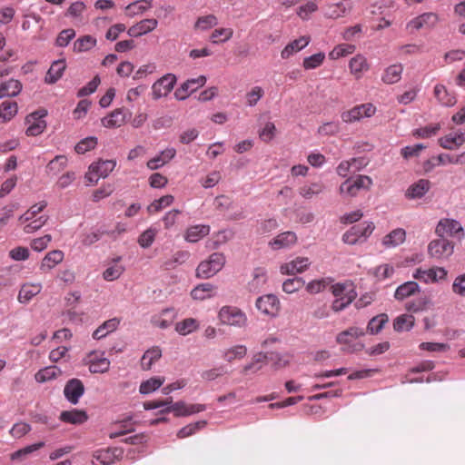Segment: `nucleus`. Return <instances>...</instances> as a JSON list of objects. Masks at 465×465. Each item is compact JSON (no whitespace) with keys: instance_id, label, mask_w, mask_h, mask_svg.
I'll list each match as a JSON object with an SVG mask.
<instances>
[{"instance_id":"obj_1","label":"nucleus","mask_w":465,"mask_h":465,"mask_svg":"<svg viewBox=\"0 0 465 465\" xmlns=\"http://www.w3.org/2000/svg\"><path fill=\"white\" fill-rule=\"evenodd\" d=\"M372 179L368 175H356L345 180L339 188L341 195L345 198L355 197L360 191H369L372 186Z\"/></svg>"},{"instance_id":"obj_2","label":"nucleus","mask_w":465,"mask_h":465,"mask_svg":"<svg viewBox=\"0 0 465 465\" xmlns=\"http://www.w3.org/2000/svg\"><path fill=\"white\" fill-rule=\"evenodd\" d=\"M225 262L226 258L223 252H213L199 263L196 269V276L202 279H209L219 272Z\"/></svg>"},{"instance_id":"obj_3","label":"nucleus","mask_w":465,"mask_h":465,"mask_svg":"<svg viewBox=\"0 0 465 465\" xmlns=\"http://www.w3.org/2000/svg\"><path fill=\"white\" fill-rule=\"evenodd\" d=\"M364 330L359 327H350L349 329L340 332L336 337V341L342 345L341 350L345 352H355L363 349L362 343H352L353 340L363 336Z\"/></svg>"},{"instance_id":"obj_4","label":"nucleus","mask_w":465,"mask_h":465,"mask_svg":"<svg viewBox=\"0 0 465 465\" xmlns=\"http://www.w3.org/2000/svg\"><path fill=\"white\" fill-rule=\"evenodd\" d=\"M220 322L224 325L244 327L247 323L246 314L238 307L223 306L218 313Z\"/></svg>"},{"instance_id":"obj_5","label":"nucleus","mask_w":465,"mask_h":465,"mask_svg":"<svg viewBox=\"0 0 465 465\" xmlns=\"http://www.w3.org/2000/svg\"><path fill=\"white\" fill-rule=\"evenodd\" d=\"M454 252V243L445 237L431 241L428 245V254L436 261L448 260Z\"/></svg>"},{"instance_id":"obj_6","label":"nucleus","mask_w":465,"mask_h":465,"mask_svg":"<svg viewBox=\"0 0 465 465\" xmlns=\"http://www.w3.org/2000/svg\"><path fill=\"white\" fill-rule=\"evenodd\" d=\"M115 165L116 163L113 160H99L92 163L84 176L86 184H94L100 178H105L114 169Z\"/></svg>"},{"instance_id":"obj_7","label":"nucleus","mask_w":465,"mask_h":465,"mask_svg":"<svg viewBox=\"0 0 465 465\" xmlns=\"http://www.w3.org/2000/svg\"><path fill=\"white\" fill-rule=\"evenodd\" d=\"M46 116V111L41 110L30 114L25 118V124L27 125L25 134L28 136H36L44 132L46 127L45 117Z\"/></svg>"},{"instance_id":"obj_8","label":"nucleus","mask_w":465,"mask_h":465,"mask_svg":"<svg viewBox=\"0 0 465 465\" xmlns=\"http://www.w3.org/2000/svg\"><path fill=\"white\" fill-rule=\"evenodd\" d=\"M177 78L173 74H166L152 86V94L154 100L166 96L174 87Z\"/></svg>"},{"instance_id":"obj_9","label":"nucleus","mask_w":465,"mask_h":465,"mask_svg":"<svg viewBox=\"0 0 465 465\" xmlns=\"http://www.w3.org/2000/svg\"><path fill=\"white\" fill-rule=\"evenodd\" d=\"M84 361L92 373H104L109 371L111 364L110 361L104 356V352L95 351L89 352Z\"/></svg>"},{"instance_id":"obj_10","label":"nucleus","mask_w":465,"mask_h":465,"mask_svg":"<svg viewBox=\"0 0 465 465\" xmlns=\"http://www.w3.org/2000/svg\"><path fill=\"white\" fill-rule=\"evenodd\" d=\"M206 81L207 79L204 75L188 79L175 90L173 95L177 100L183 101L193 93L196 92L199 88L203 86L206 84Z\"/></svg>"},{"instance_id":"obj_11","label":"nucleus","mask_w":465,"mask_h":465,"mask_svg":"<svg viewBox=\"0 0 465 465\" xmlns=\"http://www.w3.org/2000/svg\"><path fill=\"white\" fill-rule=\"evenodd\" d=\"M375 107L371 104H363L354 106L351 110L341 114V119L345 123H353L365 117H371L375 114Z\"/></svg>"},{"instance_id":"obj_12","label":"nucleus","mask_w":465,"mask_h":465,"mask_svg":"<svg viewBox=\"0 0 465 465\" xmlns=\"http://www.w3.org/2000/svg\"><path fill=\"white\" fill-rule=\"evenodd\" d=\"M435 232L440 237L456 236L460 238L463 236V228L458 221L446 218L438 223Z\"/></svg>"},{"instance_id":"obj_13","label":"nucleus","mask_w":465,"mask_h":465,"mask_svg":"<svg viewBox=\"0 0 465 465\" xmlns=\"http://www.w3.org/2000/svg\"><path fill=\"white\" fill-rule=\"evenodd\" d=\"M256 308L262 314L274 317L280 311V301L273 294H267L256 300Z\"/></svg>"},{"instance_id":"obj_14","label":"nucleus","mask_w":465,"mask_h":465,"mask_svg":"<svg viewBox=\"0 0 465 465\" xmlns=\"http://www.w3.org/2000/svg\"><path fill=\"white\" fill-rule=\"evenodd\" d=\"M375 226L371 222H365L363 223L352 226L350 231H348L343 235V241L349 244H353L359 241L360 238L367 237L371 235L374 230Z\"/></svg>"},{"instance_id":"obj_15","label":"nucleus","mask_w":465,"mask_h":465,"mask_svg":"<svg viewBox=\"0 0 465 465\" xmlns=\"http://www.w3.org/2000/svg\"><path fill=\"white\" fill-rule=\"evenodd\" d=\"M446 275L447 272L442 267H433L428 270L418 268L413 273V278L425 283H430L443 280Z\"/></svg>"},{"instance_id":"obj_16","label":"nucleus","mask_w":465,"mask_h":465,"mask_svg":"<svg viewBox=\"0 0 465 465\" xmlns=\"http://www.w3.org/2000/svg\"><path fill=\"white\" fill-rule=\"evenodd\" d=\"M439 22V16L436 13L428 12L411 19L407 24V28L411 30H420L421 28H433Z\"/></svg>"},{"instance_id":"obj_17","label":"nucleus","mask_w":465,"mask_h":465,"mask_svg":"<svg viewBox=\"0 0 465 465\" xmlns=\"http://www.w3.org/2000/svg\"><path fill=\"white\" fill-rule=\"evenodd\" d=\"M449 153H440L437 158L431 159V163L435 164H446V163H465V152L460 153V147H448Z\"/></svg>"},{"instance_id":"obj_18","label":"nucleus","mask_w":465,"mask_h":465,"mask_svg":"<svg viewBox=\"0 0 465 465\" xmlns=\"http://www.w3.org/2000/svg\"><path fill=\"white\" fill-rule=\"evenodd\" d=\"M311 265V262L307 257H297L296 259L285 262L281 265L280 272L282 274L293 275L306 271Z\"/></svg>"},{"instance_id":"obj_19","label":"nucleus","mask_w":465,"mask_h":465,"mask_svg":"<svg viewBox=\"0 0 465 465\" xmlns=\"http://www.w3.org/2000/svg\"><path fill=\"white\" fill-rule=\"evenodd\" d=\"M84 384L78 379H72L68 381L64 390L65 398L73 404H76L79 401V399L84 394Z\"/></svg>"},{"instance_id":"obj_20","label":"nucleus","mask_w":465,"mask_h":465,"mask_svg":"<svg viewBox=\"0 0 465 465\" xmlns=\"http://www.w3.org/2000/svg\"><path fill=\"white\" fill-rule=\"evenodd\" d=\"M297 242V235L295 232L287 231L278 234L270 242V247L276 251L280 249H287L292 247Z\"/></svg>"},{"instance_id":"obj_21","label":"nucleus","mask_w":465,"mask_h":465,"mask_svg":"<svg viewBox=\"0 0 465 465\" xmlns=\"http://www.w3.org/2000/svg\"><path fill=\"white\" fill-rule=\"evenodd\" d=\"M431 183L427 179H420L411 184L405 192V197L410 200L422 198L430 189Z\"/></svg>"},{"instance_id":"obj_22","label":"nucleus","mask_w":465,"mask_h":465,"mask_svg":"<svg viewBox=\"0 0 465 465\" xmlns=\"http://www.w3.org/2000/svg\"><path fill=\"white\" fill-rule=\"evenodd\" d=\"M311 42V37L308 35L301 36L298 39H295L289 43L281 52V57L282 59H288L292 54L300 52L304 49Z\"/></svg>"},{"instance_id":"obj_23","label":"nucleus","mask_w":465,"mask_h":465,"mask_svg":"<svg viewBox=\"0 0 465 465\" xmlns=\"http://www.w3.org/2000/svg\"><path fill=\"white\" fill-rule=\"evenodd\" d=\"M352 8L351 1L345 0L327 5L325 15L329 18L337 19L344 16Z\"/></svg>"},{"instance_id":"obj_24","label":"nucleus","mask_w":465,"mask_h":465,"mask_svg":"<svg viewBox=\"0 0 465 465\" xmlns=\"http://www.w3.org/2000/svg\"><path fill=\"white\" fill-rule=\"evenodd\" d=\"M121 454L122 451L117 448L97 450L94 454L95 461L93 462L95 465H110L114 463L115 459H117Z\"/></svg>"},{"instance_id":"obj_25","label":"nucleus","mask_w":465,"mask_h":465,"mask_svg":"<svg viewBox=\"0 0 465 465\" xmlns=\"http://www.w3.org/2000/svg\"><path fill=\"white\" fill-rule=\"evenodd\" d=\"M59 419L65 423L80 425L87 420L88 416L87 413L83 410L73 409L71 411H62Z\"/></svg>"},{"instance_id":"obj_26","label":"nucleus","mask_w":465,"mask_h":465,"mask_svg":"<svg viewBox=\"0 0 465 465\" xmlns=\"http://www.w3.org/2000/svg\"><path fill=\"white\" fill-rule=\"evenodd\" d=\"M42 291V284L27 282L21 286L18 293V301L21 303H28L35 296Z\"/></svg>"},{"instance_id":"obj_27","label":"nucleus","mask_w":465,"mask_h":465,"mask_svg":"<svg viewBox=\"0 0 465 465\" xmlns=\"http://www.w3.org/2000/svg\"><path fill=\"white\" fill-rule=\"evenodd\" d=\"M66 68L65 60L59 59L51 64L48 69L45 81L47 84H54L56 83L63 75L64 70Z\"/></svg>"},{"instance_id":"obj_28","label":"nucleus","mask_w":465,"mask_h":465,"mask_svg":"<svg viewBox=\"0 0 465 465\" xmlns=\"http://www.w3.org/2000/svg\"><path fill=\"white\" fill-rule=\"evenodd\" d=\"M64 260V252L60 250L49 252L42 260L40 270L42 272H49Z\"/></svg>"},{"instance_id":"obj_29","label":"nucleus","mask_w":465,"mask_h":465,"mask_svg":"<svg viewBox=\"0 0 465 465\" xmlns=\"http://www.w3.org/2000/svg\"><path fill=\"white\" fill-rule=\"evenodd\" d=\"M406 239V232L402 228L392 230L382 239V244L386 248H394L403 243Z\"/></svg>"},{"instance_id":"obj_30","label":"nucleus","mask_w":465,"mask_h":465,"mask_svg":"<svg viewBox=\"0 0 465 465\" xmlns=\"http://www.w3.org/2000/svg\"><path fill=\"white\" fill-rule=\"evenodd\" d=\"M127 116V112L124 109H116L109 115L102 119V124L104 127L113 128L119 127L124 124Z\"/></svg>"},{"instance_id":"obj_31","label":"nucleus","mask_w":465,"mask_h":465,"mask_svg":"<svg viewBox=\"0 0 465 465\" xmlns=\"http://www.w3.org/2000/svg\"><path fill=\"white\" fill-rule=\"evenodd\" d=\"M210 232V226L205 224H197L190 226L184 235V239L189 242H196Z\"/></svg>"},{"instance_id":"obj_32","label":"nucleus","mask_w":465,"mask_h":465,"mask_svg":"<svg viewBox=\"0 0 465 465\" xmlns=\"http://www.w3.org/2000/svg\"><path fill=\"white\" fill-rule=\"evenodd\" d=\"M175 155V150L173 147H167L161 153L147 162L148 168L154 170L164 165Z\"/></svg>"},{"instance_id":"obj_33","label":"nucleus","mask_w":465,"mask_h":465,"mask_svg":"<svg viewBox=\"0 0 465 465\" xmlns=\"http://www.w3.org/2000/svg\"><path fill=\"white\" fill-rule=\"evenodd\" d=\"M403 66L401 64H391L384 70L381 80L386 84L398 83L401 78Z\"/></svg>"},{"instance_id":"obj_34","label":"nucleus","mask_w":465,"mask_h":465,"mask_svg":"<svg viewBox=\"0 0 465 465\" xmlns=\"http://www.w3.org/2000/svg\"><path fill=\"white\" fill-rule=\"evenodd\" d=\"M419 292L420 287L416 282H406L396 289L394 298L398 301H402L410 296L414 295Z\"/></svg>"},{"instance_id":"obj_35","label":"nucleus","mask_w":465,"mask_h":465,"mask_svg":"<svg viewBox=\"0 0 465 465\" xmlns=\"http://www.w3.org/2000/svg\"><path fill=\"white\" fill-rule=\"evenodd\" d=\"M22 84L19 80L9 79L0 85V99L5 96L14 97L20 94Z\"/></svg>"},{"instance_id":"obj_36","label":"nucleus","mask_w":465,"mask_h":465,"mask_svg":"<svg viewBox=\"0 0 465 465\" xmlns=\"http://www.w3.org/2000/svg\"><path fill=\"white\" fill-rule=\"evenodd\" d=\"M434 95L439 103L444 106H452L456 104L455 95L450 94L443 84L435 85Z\"/></svg>"},{"instance_id":"obj_37","label":"nucleus","mask_w":465,"mask_h":465,"mask_svg":"<svg viewBox=\"0 0 465 465\" xmlns=\"http://www.w3.org/2000/svg\"><path fill=\"white\" fill-rule=\"evenodd\" d=\"M214 291V285L209 282L201 283L192 290L191 296L193 300L203 301L213 297Z\"/></svg>"},{"instance_id":"obj_38","label":"nucleus","mask_w":465,"mask_h":465,"mask_svg":"<svg viewBox=\"0 0 465 465\" xmlns=\"http://www.w3.org/2000/svg\"><path fill=\"white\" fill-rule=\"evenodd\" d=\"M247 354V348L244 345H235L228 348L223 352V359L231 363L236 360L243 359Z\"/></svg>"},{"instance_id":"obj_39","label":"nucleus","mask_w":465,"mask_h":465,"mask_svg":"<svg viewBox=\"0 0 465 465\" xmlns=\"http://www.w3.org/2000/svg\"><path fill=\"white\" fill-rule=\"evenodd\" d=\"M119 320L117 318H113L108 321H105L102 325H100L93 333V338L95 340H100L109 333L115 331L119 325Z\"/></svg>"},{"instance_id":"obj_40","label":"nucleus","mask_w":465,"mask_h":465,"mask_svg":"<svg viewBox=\"0 0 465 465\" xmlns=\"http://www.w3.org/2000/svg\"><path fill=\"white\" fill-rule=\"evenodd\" d=\"M349 67L351 73L359 78L363 72L369 69V64L367 63V59L363 55L357 54L350 60Z\"/></svg>"},{"instance_id":"obj_41","label":"nucleus","mask_w":465,"mask_h":465,"mask_svg":"<svg viewBox=\"0 0 465 465\" xmlns=\"http://www.w3.org/2000/svg\"><path fill=\"white\" fill-rule=\"evenodd\" d=\"M331 292L335 298L345 297L351 292V294H357L353 283L348 281L332 284Z\"/></svg>"},{"instance_id":"obj_42","label":"nucleus","mask_w":465,"mask_h":465,"mask_svg":"<svg viewBox=\"0 0 465 465\" xmlns=\"http://www.w3.org/2000/svg\"><path fill=\"white\" fill-rule=\"evenodd\" d=\"M46 205L47 203L45 201H42L39 202L38 203L34 204L23 215L19 217L18 223H25L29 220L37 219L40 216L39 213L43 212Z\"/></svg>"},{"instance_id":"obj_43","label":"nucleus","mask_w":465,"mask_h":465,"mask_svg":"<svg viewBox=\"0 0 465 465\" xmlns=\"http://www.w3.org/2000/svg\"><path fill=\"white\" fill-rule=\"evenodd\" d=\"M162 356V351L158 347L147 350L142 357L141 366L143 370H150L153 363Z\"/></svg>"},{"instance_id":"obj_44","label":"nucleus","mask_w":465,"mask_h":465,"mask_svg":"<svg viewBox=\"0 0 465 465\" xmlns=\"http://www.w3.org/2000/svg\"><path fill=\"white\" fill-rule=\"evenodd\" d=\"M266 355L260 352V353H257L255 354L252 359V361L248 364H246L243 368H242V374L244 375H247L249 374L250 372L252 373H255L257 372L258 371H260L262 367V364L266 361Z\"/></svg>"},{"instance_id":"obj_45","label":"nucleus","mask_w":465,"mask_h":465,"mask_svg":"<svg viewBox=\"0 0 465 465\" xmlns=\"http://www.w3.org/2000/svg\"><path fill=\"white\" fill-rule=\"evenodd\" d=\"M61 372V370L56 366H49L38 371L35 377L37 382L42 383L55 379Z\"/></svg>"},{"instance_id":"obj_46","label":"nucleus","mask_w":465,"mask_h":465,"mask_svg":"<svg viewBox=\"0 0 465 465\" xmlns=\"http://www.w3.org/2000/svg\"><path fill=\"white\" fill-rule=\"evenodd\" d=\"M96 45V39L92 35H84L83 37L78 38L74 43V51L76 53H82L91 50Z\"/></svg>"},{"instance_id":"obj_47","label":"nucleus","mask_w":465,"mask_h":465,"mask_svg":"<svg viewBox=\"0 0 465 465\" xmlns=\"http://www.w3.org/2000/svg\"><path fill=\"white\" fill-rule=\"evenodd\" d=\"M164 381L165 380L163 377L150 378L149 380L144 381L141 383L139 391L142 394H149L151 392H153L163 384Z\"/></svg>"},{"instance_id":"obj_48","label":"nucleus","mask_w":465,"mask_h":465,"mask_svg":"<svg viewBox=\"0 0 465 465\" xmlns=\"http://www.w3.org/2000/svg\"><path fill=\"white\" fill-rule=\"evenodd\" d=\"M18 111V106L15 102L12 101H4L0 104V118L3 119V121H10Z\"/></svg>"},{"instance_id":"obj_49","label":"nucleus","mask_w":465,"mask_h":465,"mask_svg":"<svg viewBox=\"0 0 465 465\" xmlns=\"http://www.w3.org/2000/svg\"><path fill=\"white\" fill-rule=\"evenodd\" d=\"M414 325V317L411 314H402L393 322V328L396 331L411 330Z\"/></svg>"},{"instance_id":"obj_50","label":"nucleus","mask_w":465,"mask_h":465,"mask_svg":"<svg viewBox=\"0 0 465 465\" xmlns=\"http://www.w3.org/2000/svg\"><path fill=\"white\" fill-rule=\"evenodd\" d=\"M174 201V198L171 194L164 195L157 200H154L148 207L147 211L149 213H155L161 210L170 206Z\"/></svg>"},{"instance_id":"obj_51","label":"nucleus","mask_w":465,"mask_h":465,"mask_svg":"<svg viewBox=\"0 0 465 465\" xmlns=\"http://www.w3.org/2000/svg\"><path fill=\"white\" fill-rule=\"evenodd\" d=\"M151 6L152 0H141L129 4L125 7V10L127 11V15L129 16H134L135 15L143 13L144 11L151 8Z\"/></svg>"},{"instance_id":"obj_52","label":"nucleus","mask_w":465,"mask_h":465,"mask_svg":"<svg viewBox=\"0 0 465 465\" xmlns=\"http://www.w3.org/2000/svg\"><path fill=\"white\" fill-rule=\"evenodd\" d=\"M325 60V54L319 52L312 55L307 56L302 61V66L305 70H312L320 67Z\"/></svg>"},{"instance_id":"obj_53","label":"nucleus","mask_w":465,"mask_h":465,"mask_svg":"<svg viewBox=\"0 0 465 465\" xmlns=\"http://www.w3.org/2000/svg\"><path fill=\"white\" fill-rule=\"evenodd\" d=\"M356 298L357 294H351V292L345 297L335 298L331 302V309L334 312H340L345 310Z\"/></svg>"},{"instance_id":"obj_54","label":"nucleus","mask_w":465,"mask_h":465,"mask_svg":"<svg viewBox=\"0 0 465 465\" xmlns=\"http://www.w3.org/2000/svg\"><path fill=\"white\" fill-rule=\"evenodd\" d=\"M47 220L48 216L45 214H42L37 219H32L25 223L20 224L24 225L23 230L25 233H33L34 232L42 228L46 223Z\"/></svg>"},{"instance_id":"obj_55","label":"nucleus","mask_w":465,"mask_h":465,"mask_svg":"<svg viewBox=\"0 0 465 465\" xmlns=\"http://www.w3.org/2000/svg\"><path fill=\"white\" fill-rule=\"evenodd\" d=\"M355 51L353 45L342 44L335 46L329 54V56L332 60H337L341 57L346 56L352 54Z\"/></svg>"},{"instance_id":"obj_56","label":"nucleus","mask_w":465,"mask_h":465,"mask_svg":"<svg viewBox=\"0 0 465 465\" xmlns=\"http://www.w3.org/2000/svg\"><path fill=\"white\" fill-rule=\"evenodd\" d=\"M67 164V158L64 155H57L49 162L46 166V170L49 173L57 174Z\"/></svg>"},{"instance_id":"obj_57","label":"nucleus","mask_w":465,"mask_h":465,"mask_svg":"<svg viewBox=\"0 0 465 465\" xmlns=\"http://www.w3.org/2000/svg\"><path fill=\"white\" fill-rule=\"evenodd\" d=\"M331 282L332 279L330 277L313 280L307 284L306 290L310 293H319L325 290V288Z\"/></svg>"},{"instance_id":"obj_58","label":"nucleus","mask_w":465,"mask_h":465,"mask_svg":"<svg viewBox=\"0 0 465 465\" xmlns=\"http://www.w3.org/2000/svg\"><path fill=\"white\" fill-rule=\"evenodd\" d=\"M323 184L322 183H312L308 185H303L300 188V194L306 198L310 199L313 195H317L323 191Z\"/></svg>"},{"instance_id":"obj_59","label":"nucleus","mask_w":465,"mask_h":465,"mask_svg":"<svg viewBox=\"0 0 465 465\" xmlns=\"http://www.w3.org/2000/svg\"><path fill=\"white\" fill-rule=\"evenodd\" d=\"M388 322L386 314H380L373 317L368 323L367 329L371 334L378 333Z\"/></svg>"},{"instance_id":"obj_60","label":"nucleus","mask_w":465,"mask_h":465,"mask_svg":"<svg viewBox=\"0 0 465 465\" xmlns=\"http://www.w3.org/2000/svg\"><path fill=\"white\" fill-rule=\"evenodd\" d=\"M198 327V323L196 320L193 318H188L183 320L181 322L176 324L175 330L182 335H186L193 331H195Z\"/></svg>"},{"instance_id":"obj_61","label":"nucleus","mask_w":465,"mask_h":465,"mask_svg":"<svg viewBox=\"0 0 465 465\" xmlns=\"http://www.w3.org/2000/svg\"><path fill=\"white\" fill-rule=\"evenodd\" d=\"M233 31L231 28H219L215 29L210 37L212 43L218 44L220 42H226L232 37Z\"/></svg>"},{"instance_id":"obj_62","label":"nucleus","mask_w":465,"mask_h":465,"mask_svg":"<svg viewBox=\"0 0 465 465\" xmlns=\"http://www.w3.org/2000/svg\"><path fill=\"white\" fill-rule=\"evenodd\" d=\"M440 129V124H430L425 127L416 129L413 132V135L418 138H422V139L430 138V137L436 135V134L439 132Z\"/></svg>"},{"instance_id":"obj_63","label":"nucleus","mask_w":465,"mask_h":465,"mask_svg":"<svg viewBox=\"0 0 465 465\" xmlns=\"http://www.w3.org/2000/svg\"><path fill=\"white\" fill-rule=\"evenodd\" d=\"M218 24V19L213 15L200 16L195 22L194 27L201 30H208Z\"/></svg>"},{"instance_id":"obj_64","label":"nucleus","mask_w":465,"mask_h":465,"mask_svg":"<svg viewBox=\"0 0 465 465\" xmlns=\"http://www.w3.org/2000/svg\"><path fill=\"white\" fill-rule=\"evenodd\" d=\"M124 271V268L122 265L114 263L104 272L103 276L105 281H114L123 274Z\"/></svg>"}]
</instances>
